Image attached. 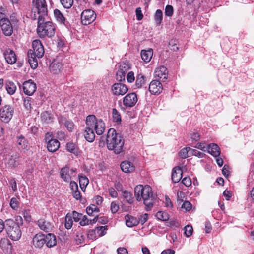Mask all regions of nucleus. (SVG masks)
Wrapping results in <instances>:
<instances>
[{
  "instance_id": "nucleus-42",
  "label": "nucleus",
  "mask_w": 254,
  "mask_h": 254,
  "mask_svg": "<svg viewBox=\"0 0 254 254\" xmlns=\"http://www.w3.org/2000/svg\"><path fill=\"white\" fill-rule=\"evenodd\" d=\"M17 142L19 146V147L22 149L25 148V147L27 146L26 140L22 136L18 138Z\"/></svg>"
},
{
  "instance_id": "nucleus-36",
  "label": "nucleus",
  "mask_w": 254,
  "mask_h": 254,
  "mask_svg": "<svg viewBox=\"0 0 254 254\" xmlns=\"http://www.w3.org/2000/svg\"><path fill=\"white\" fill-rule=\"evenodd\" d=\"M73 225L72 217L71 214L68 213L65 218V227L67 229H70Z\"/></svg>"
},
{
  "instance_id": "nucleus-59",
  "label": "nucleus",
  "mask_w": 254,
  "mask_h": 254,
  "mask_svg": "<svg viewBox=\"0 0 254 254\" xmlns=\"http://www.w3.org/2000/svg\"><path fill=\"white\" fill-rule=\"evenodd\" d=\"M87 237L90 240H93L96 238V233L95 230H89L87 233Z\"/></svg>"
},
{
  "instance_id": "nucleus-44",
  "label": "nucleus",
  "mask_w": 254,
  "mask_h": 254,
  "mask_svg": "<svg viewBox=\"0 0 254 254\" xmlns=\"http://www.w3.org/2000/svg\"><path fill=\"white\" fill-rule=\"evenodd\" d=\"M85 237L80 232H77L76 233L75 240L77 244H82L84 242Z\"/></svg>"
},
{
  "instance_id": "nucleus-18",
  "label": "nucleus",
  "mask_w": 254,
  "mask_h": 254,
  "mask_svg": "<svg viewBox=\"0 0 254 254\" xmlns=\"http://www.w3.org/2000/svg\"><path fill=\"white\" fill-rule=\"evenodd\" d=\"M32 244L35 247L41 248L45 244V235L42 233L36 234L33 238Z\"/></svg>"
},
{
  "instance_id": "nucleus-46",
  "label": "nucleus",
  "mask_w": 254,
  "mask_h": 254,
  "mask_svg": "<svg viewBox=\"0 0 254 254\" xmlns=\"http://www.w3.org/2000/svg\"><path fill=\"white\" fill-rule=\"evenodd\" d=\"M62 5L65 8H69L73 4V0H60Z\"/></svg>"
},
{
  "instance_id": "nucleus-14",
  "label": "nucleus",
  "mask_w": 254,
  "mask_h": 254,
  "mask_svg": "<svg viewBox=\"0 0 254 254\" xmlns=\"http://www.w3.org/2000/svg\"><path fill=\"white\" fill-rule=\"evenodd\" d=\"M112 90L113 94L115 95H123L127 92L128 88L124 84L116 83L112 86Z\"/></svg>"
},
{
  "instance_id": "nucleus-56",
  "label": "nucleus",
  "mask_w": 254,
  "mask_h": 254,
  "mask_svg": "<svg viewBox=\"0 0 254 254\" xmlns=\"http://www.w3.org/2000/svg\"><path fill=\"white\" fill-rule=\"evenodd\" d=\"M169 48L171 50L176 51L178 50V47L176 43L175 40H171L169 42Z\"/></svg>"
},
{
  "instance_id": "nucleus-54",
  "label": "nucleus",
  "mask_w": 254,
  "mask_h": 254,
  "mask_svg": "<svg viewBox=\"0 0 254 254\" xmlns=\"http://www.w3.org/2000/svg\"><path fill=\"white\" fill-rule=\"evenodd\" d=\"M90 223V220L88 219L86 215H83L82 214L81 221L79 222L80 225L81 226H85L89 224Z\"/></svg>"
},
{
  "instance_id": "nucleus-2",
  "label": "nucleus",
  "mask_w": 254,
  "mask_h": 254,
  "mask_svg": "<svg viewBox=\"0 0 254 254\" xmlns=\"http://www.w3.org/2000/svg\"><path fill=\"white\" fill-rule=\"evenodd\" d=\"M106 140L109 150H113L116 154H119L123 151L124 140L119 133L116 132L115 129L110 128L108 130Z\"/></svg>"
},
{
  "instance_id": "nucleus-34",
  "label": "nucleus",
  "mask_w": 254,
  "mask_h": 254,
  "mask_svg": "<svg viewBox=\"0 0 254 254\" xmlns=\"http://www.w3.org/2000/svg\"><path fill=\"white\" fill-rule=\"evenodd\" d=\"M123 196L124 199L129 203L132 204L133 202V197L132 194L127 190H124L122 192Z\"/></svg>"
},
{
  "instance_id": "nucleus-5",
  "label": "nucleus",
  "mask_w": 254,
  "mask_h": 254,
  "mask_svg": "<svg viewBox=\"0 0 254 254\" xmlns=\"http://www.w3.org/2000/svg\"><path fill=\"white\" fill-rule=\"evenodd\" d=\"M46 18H38L37 33L40 37H52L55 35V27L52 22H45Z\"/></svg>"
},
{
  "instance_id": "nucleus-58",
  "label": "nucleus",
  "mask_w": 254,
  "mask_h": 254,
  "mask_svg": "<svg viewBox=\"0 0 254 254\" xmlns=\"http://www.w3.org/2000/svg\"><path fill=\"white\" fill-rule=\"evenodd\" d=\"M148 218V214L145 213L142 215H140L138 219V221H139V223H141L142 225L147 221Z\"/></svg>"
},
{
  "instance_id": "nucleus-48",
  "label": "nucleus",
  "mask_w": 254,
  "mask_h": 254,
  "mask_svg": "<svg viewBox=\"0 0 254 254\" xmlns=\"http://www.w3.org/2000/svg\"><path fill=\"white\" fill-rule=\"evenodd\" d=\"M129 68L130 67L126 63H122L120 65L119 68V69L118 70V71H122V72H123V73L126 74V73L129 70Z\"/></svg>"
},
{
  "instance_id": "nucleus-64",
  "label": "nucleus",
  "mask_w": 254,
  "mask_h": 254,
  "mask_svg": "<svg viewBox=\"0 0 254 254\" xmlns=\"http://www.w3.org/2000/svg\"><path fill=\"white\" fill-rule=\"evenodd\" d=\"M182 183L186 187H189L191 185V181L190 177L184 178Z\"/></svg>"
},
{
  "instance_id": "nucleus-9",
  "label": "nucleus",
  "mask_w": 254,
  "mask_h": 254,
  "mask_svg": "<svg viewBox=\"0 0 254 254\" xmlns=\"http://www.w3.org/2000/svg\"><path fill=\"white\" fill-rule=\"evenodd\" d=\"M0 26L5 36H10L12 34L13 28L9 19L1 18L0 20Z\"/></svg>"
},
{
  "instance_id": "nucleus-27",
  "label": "nucleus",
  "mask_w": 254,
  "mask_h": 254,
  "mask_svg": "<svg viewBox=\"0 0 254 254\" xmlns=\"http://www.w3.org/2000/svg\"><path fill=\"white\" fill-rule=\"evenodd\" d=\"M60 176L65 182H69L71 179V173H70L69 168L67 166L62 168L60 171Z\"/></svg>"
},
{
  "instance_id": "nucleus-15",
  "label": "nucleus",
  "mask_w": 254,
  "mask_h": 254,
  "mask_svg": "<svg viewBox=\"0 0 254 254\" xmlns=\"http://www.w3.org/2000/svg\"><path fill=\"white\" fill-rule=\"evenodd\" d=\"M24 93L27 95H32L36 90V85L31 80L25 81L23 84Z\"/></svg>"
},
{
  "instance_id": "nucleus-11",
  "label": "nucleus",
  "mask_w": 254,
  "mask_h": 254,
  "mask_svg": "<svg viewBox=\"0 0 254 254\" xmlns=\"http://www.w3.org/2000/svg\"><path fill=\"white\" fill-rule=\"evenodd\" d=\"M81 19L82 23L84 25H87L95 20V12L91 9L84 10L81 13Z\"/></svg>"
},
{
  "instance_id": "nucleus-4",
  "label": "nucleus",
  "mask_w": 254,
  "mask_h": 254,
  "mask_svg": "<svg viewBox=\"0 0 254 254\" xmlns=\"http://www.w3.org/2000/svg\"><path fill=\"white\" fill-rule=\"evenodd\" d=\"M33 49L28 51V61L31 67L35 69L38 66L37 59L42 58L44 54V49L40 40L36 39L32 42Z\"/></svg>"
},
{
  "instance_id": "nucleus-63",
  "label": "nucleus",
  "mask_w": 254,
  "mask_h": 254,
  "mask_svg": "<svg viewBox=\"0 0 254 254\" xmlns=\"http://www.w3.org/2000/svg\"><path fill=\"white\" fill-rule=\"evenodd\" d=\"M109 195L113 198H116L118 196V193L115 189L112 187L108 189Z\"/></svg>"
},
{
  "instance_id": "nucleus-28",
  "label": "nucleus",
  "mask_w": 254,
  "mask_h": 254,
  "mask_svg": "<svg viewBox=\"0 0 254 254\" xmlns=\"http://www.w3.org/2000/svg\"><path fill=\"white\" fill-rule=\"evenodd\" d=\"M125 219L126 221V224L127 226L128 227H132L133 226H136L139 224L138 218L128 214L126 215L125 216Z\"/></svg>"
},
{
  "instance_id": "nucleus-10",
  "label": "nucleus",
  "mask_w": 254,
  "mask_h": 254,
  "mask_svg": "<svg viewBox=\"0 0 254 254\" xmlns=\"http://www.w3.org/2000/svg\"><path fill=\"white\" fill-rule=\"evenodd\" d=\"M86 121V127L84 131V136L85 139L89 142H92L95 139V133L94 130L93 129V123L92 120Z\"/></svg>"
},
{
  "instance_id": "nucleus-49",
  "label": "nucleus",
  "mask_w": 254,
  "mask_h": 254,
  "mask_svg": "<svg viewBox=\"0 0 254 254\" xmlns=\"http://www.w3.org/2000/svg\"><path fill=\"white\" fill-rule=\"evenodd\" d=\"M66 149L68 151L72 153H75L77 152L76 145L73 143H67Z\"/></svg>"
},
{
  "instance_id": "nucleus-12",
  "label": "nucleus",
  "mask_w": 254,
  "mask_h": 254,
  "mask_svg": "<svg viewBox=\"0 0 254 254\" xmlns=\"http://www.w3.org/2000/svg\"><path fill=\"white\" fill-rule=\"evenodd\" d=\"M36 225L39 229L45 232H50L53 231V225L44 218H41L37 221Z\"/></svg>"
},
{
  "instance_id": "nucleus-37",
  "label": "nucleus",
  "mask_w": 254,
  "mask_h": 254,
  "mask_svg": "<svg viewBox=\"0 0 254 254\" xmlns=\"http://www.w3.org/2000/svg\"><path fill=\"white\" fill-rule=\"evenodd\" d=\"M162 19H163L162 11L160 9H157L156 11L155 16H154V20H155L156 23L157 25L160 24L162 22Z\"/></svg>"
},
{
  "instance_id": "nucleus-51",
  "label": "nucleus",
  "mask_w": 254,
  "mask_h": 254,
  "mask_svg": "<svg viewBox=\"0 0 254 254\" xmlns=\"http://www.w3.org/2000/svg\"><path fill=\"white\" fill-rule=\"evenodd\" d=\"M189 148L186 147L181 149L179 153V156L182 158H187L188 153L190 152V150H189Z\"/></svg>"
},
{
  "instance_id": "nucleus-40",
  "label": "nucleus",
  "mask_w": 254,
  "mask_h": 254,
  "mask_svg": "<svg viewBox=\"0 0 254 254\" xmlns=\"http://www.w3.org/2000/svg\"><path fill=\"white\" fill-rule=\"evenodd\" d=\"M107 226H99L96 228V233L98 237L105 235L106 234Z\"/></svg>"
},
{
  "instance_id": "nucleus-61",
  "label": "nucleus",
  "mask_w": 254,
  "mask_h": 254,
  "mask_svg": "<svg viewBox=\"0 0 254 254\" xmlns=\"http://www.w3.org/2000/svg\"><path fill=\"white\" fill-rule=\"evenodd\" d=\"M192 207L191 204L188 201H185L182 205V208L185 209L186 211H189L191 210Z\"/></svg>"
},
{
  "instance_id": "nucleus-39",
  "label": "nucleus",
  "mask_w": 254,
  "mask_h": 254,
  "mask_svg": "<svg viewBox=\"0 0 254 254\" xmlns=\"http://www.w3.org/2000/svg\"><path fill=\"white\" fill-rule=\"evenodd\" d=\"M41 117L42 121L46 123H49L52 122V118L51 114L48 112H44L41 115Z\"/></svg>"
},
{
  "instance_id": "nucleus-47",
  "label": "nucleus",
  "mask_w": 254,
  "mask_h": 254,
  "mask_svg": "<svg viewBox=\"0 0 254 254\" xmlns=\"http://www.w3.org/2000/svg\"><path fill=\"white\" fill-rule=\"evenodd\" d=\"M184 234L186 237H189L190 236L193 232V228L190 225H187L184 228Z\"/></svg>"
},
{
  "instance_id": "nucleus-30",
  "label": "nucleus",
  "mask_w": 254,
  "mask_h": 254,
  "mask_svg": "<svg viewBox=\"0 0 254 254\" xmlns=\"http://www.w3.org/2000/svg\"><path fill=\"white\" fill-rule=\"evenodd\" d=\"M5 88L9 94L13 95L15 92L17 87L13 82L7 81L5 83Z\"/></svg>"
},
{
  "instance_id": "nucleus-35",
  "label": "nucleus",
  "mask_w": 254,
  "mask_h": 254,
  "mask_svg": "<svg viewBox=\"0 0 254 254\" xmlns=\"http://www.w3.org/2000/svg\"><path fill=\"white\" fill-rule=\"evenodd\" d=\"M112 118L114 122L116 123L117 124H119L121 122V117L120 113L116 109L113 108L112 109Z\"/></svg>"
},
{
  "instance_id": "nucleus-1",
  "label": "nucleus",
  "mask_w": 254,
  "mask_h": 254,
  "mask_svg": "<svg viewBox=\"0 0 254 254\" xmlns=\"http://www.w3.org/2000/svg\"><path fill=\"white\" fill-rule=\"evenodd\" d=\"M134 195L137 201H143L147 211L152 209L157 198V195L153 193L149 185H137L134 188Z\"/></svg>"
},
{
  "instance_id": "nucleus-7",
  "label": "nucleus",
  "mask_w": 254,
  "mask_h": 254,
  "mask_svg": "<svg viewBox=\"0 0 254 254\" xmlns=\"http://www.w3.org/2000/svg\"><path fill=\"white\" fill-rule=\"evenodd\" d=\"M92 120L93 122V129L95 131L96 134L98 135H102L105 130V125L101 119H98L94 115H88L86 117V121L88 120Z\"/></svg>"
},
{
  "instance_id": "nucleus-50",
  "label": "nucleus",
  "mask_w": 254,
  "mask_h": 254,
  "mask_svg": "<svg viewBox=\"0 0 254 254\" xmlns=\"http://www.w3.org/2000/svg\"><path fill=\"white\" fill-rule=\"evenodd\" d=\"M119 209V204L116 201H113L111 203L110 210L112 213L114 214L117 212Z\"/></svg>"
},
{
  "instance_id": "nucleus-19",
  "label": "nucleus",
  "mask_w": 254,
  "mask_h": 254,
  "mask_svg": "<svg viewBox=\"0 0 254 254\" xmlns=\"http://www.w3.org/2000/svg\"><path fill=\"white\" fill-rule=\"evenodd\" d=\"M155 77H157L164 82L168 77V70L166 67L161 66L157 68L154 72Z\"/></svg>"
},
{
  "instance_id": "nucleus-3",
  "label": "nucleus",
  "mask_w": 254,
  "mask_h": 254,
  "mask_svg": "<svg viewBox=\"0 0 254 254\" xmlns=\"http://www.w3.org/2000/svg\"><path fill=\"white\" fill-rule=\"evenodd\" d=\"M5 230L8 237L13 241H17L21 237L20 226L23 225V219L17 216L15 220L9 219L5 220Z\"/></svg>"
},
{
  "instance_id": "nucleus-16",
  "label": "nucleus",
  "mask_w": 254,
  "mask_h": 254,
  "mask_svg": "<svg viewBox=\"0 0 254 254\" xmlns=\"http://www.w3.org/2000/svg\"><path fill=\"white\" fill-rule=\"evenodd\" d=\"M20 155L16 152L10 153L6 157L7 163L12 167H16L19 165Z\"/></svg>"
},
{
  "instance_id": "nucleus-8",
  "label": "nucleus",
  "mask_w": 254,
  "mask_h": 254,
  "mask_svg": "<svg viewBox=\"0 0 254 254\" xmlns=\"http://www.w3.org/2000/svg\"><path fill=\"white\" fill-rule=\"evenodd\" d=\"M14 113L13 108L6 105L0 109V119L3 122L8 123L12 119Z\"/></svg>"
},
{
  "instance_id": "nucleus-20",
  "label": "nucleus",
  "mask_w": 254,
  "mask_h": 254,
  "mask_svg": "<svg viewBox=\"0 0 254 254\" xmlns=\"http://www.w3.org/2000/svg\"><path fill=\"white\" fill-rule=\"evenodd\" d=\"M183 171L180 167H175L172 170V180L175 183L179 182L182 177Z\"/></svg>"
},
{
  "instance_id": "nucleus-45",
  "label": "nucleus",
  "mask_w": 254,
  "mask_h": 254,
  "mask_svg": "<svg viewBox=\"0 0 254 254\" xmlns=\"http://www.w3.org/2000/svg\"><path fill=\"white\" fill-rule=\"evenodd\" d=\"M174 9L172 5H167L165 9V14L167 16L171 17L173 15Z\"/></svg>"
},
{
  "instance_id": "nucleus-38",
  "label": "nucleus",
  "mask_w": 254,
  "mask_h": 254,
  "mask_svg": "<svg viewBox=\"0 0 254 254\" xmlns=\"http://www.w3.org/2000/svg\"><path fill=\"white\" fill-rule=\"evenodd\" d=\"M156 217L159 220L164 221H167L169 219L168 213L163 211H158L156 214Z\"/></svg>"
},
{
  "instance_id": "nucleus-52",
  "label": "nucleus",
  "mask_w": 254,
  "mask_h": 254,
  "mask_svg": "<svg viewBox=\"0 0 254 254\" xmlns=\"http://www.w3.org/2000/svg\"><path fill=\"white\" fill-rule=\"evenodd\" d=\"M189 150H190V153H191L193 155L198 157L199 158H202L204 155V154L203 153L201 152L196 149L189 148Z\"/></svg>"
},
{
  "instance_id": "nucleus-24",
  "label": "nucleus",
  "mask_w": 254,
  "mask_h": 254,
  "mask_svg": "<svg viewBox=\"0 0 254 254\" xmlns=\"http://www.w3.org/2000/svg\"><path fill=\"white\" fill-rule=\"evenodd\" d=\"M60 145V144L58 140L51 139L48 141L47 147L50 152H54L59 149Z\"/></svg>"
},
{
  "instance_id": "nucleus-33",
  "label": "nucleus",
  "mask_w": 254,
  "mask_h": 254,
  "mask_svg": "<svg viewBox=\"0 0 254 254\" xmlns=\"http://www.w3.org/2000/svg\"><path fill=\"white\" fill-rule=\"evenodd\" d=\"M80 186L82 190L85 189L86 186L89 184V180L85 176L81 174L78 175Z\"/></svg>"
},
{
  "instance_id": "nucleus-32",
  "label": "nucleus",
  "mask_w": 254,
  "mask_h": 254,
  "mask_svg": "<svg viewBox=\"0 0 254 254\" xmlns=\"http://www.w3.org/2000/svg\"><path fill=\"white\" fill-rule=\"evenodd\" d=\"M54 15L57 21L65 25H66L65 19L59 10L57 9H55L54 11Z\"/></svg>"
},
{
  "instance_id": "nucleus-26",
  "label": "nucleus",
  "mask_w": 254,
  "mask_h": 254,
  "mask_svg": "<svg viewBox=\"0 0 254 254\" xmlns=\"http://www.w3.org/2000/svg\"><path fill=\"white\" fill-rule=\"evenodd\" d=\"M206 149L208 150V152L215 157H218L220 155V149L216 144H210Z\"/></svg>"
},
{
  "instance_id": "nucleus-57",
  "label": "nucleus",
  "mask_w": 254,
  "mask_h": 254,
  "mask_svg": "<svg viewBox=\"0 0 254 254\" xmlns=\"http://www.w3.org/2000/svg\"><path fill=\"white\" fill-rule=\"evenodd\" d=\"M9 184L14 192L17 190V184L16 180L14 178H11L9 180Z\"/></svg>"
},
{
  "instance_id": "nucleus-55",
  "label": "nucleus",
  "mask_w": 254,
  "mask_h": 254,
  "mask_svg": "<svg viewBox=\"0 0 254 254\" xmlns=\"http://www.w3.org/2000/svg\"><path fill=\"white\" fill-rule=\"evenodd\" d=\"M72 218L74 219V220L75 222H79L81 221V217H82V214L79 213L75 211H73L72 212Z\"/></svg>"
},
{
  "instance_id": "nucleus-29",
  "label": "nucleus",
  "mask_w": 254,
  "mask_h": 254,
  "mask_svg": "<svg viewBox=\"0 0 254 254\" xmlns=\"http://www.w3.org/2000/svg\"><path fill=\"white\" fill-rule=\"evenodd\" d=\"M153 50L151 48L147 50H142L141 51V58L145 62H149L150 61L153 56Z\"/></svg>"
},
{
  "instance_id": "nucleus-21",
  "label": "nucleus",
  "mask_w": 254,
  "mask_h": 254,
  "mask_svg": "<svg viewBox=\"0 0 254 254\" xmlns=\"http://www.w3.org/2000/svg\"><path fill=\"white\" fill-rule=\"evenodd\" d=\"M4 58L7 63L10 64H14L16 61V55L14 52L10 49H8L5 52Z\"/></svg>"
},
{
  "instance_id": "nucleus-13",
  "label": "nucleus",
  "mask_w": 254,
  "mask_h": 254,
  "mask_svg": "<svg viewBox=\"0 0 254 254\" xmlns=\"http://www.w3.org/2000/svg\"><path fill=\"white\" fill-rule=\"evenodd\" d=\"M138 99L135 93L127 94L123 98V104L126 107H131L134 106L137 102Z\"/></svg>"
},
{
  "instance_id": "nucleus-22",
  "label": "nucleus",
  "mask_w": 254,
  "mask_h": 254,
  "mask_svg": "<svg viewBox=\"0 0 254 254\" xmlns=\"http://www.w3.org/2000/svg\"><path fill=\"white\" fill-rule=\"evenodd\" d=\"M63 64L62 63L57 60H54L50 65V70L53 74H58L60 72Z\"/></svg>"
},
{
  "instance_id": "nucleus-53",
  "label": "nucleus",
  "mask_w": 254,
  "mask_h": 254,
  "mask_svg": "<svg viewBox=\"0 0 254 254\" xmlns=\"http://www.w3.org/2000/svg\"><path fill=\"white\" fill-rule=\"evenodd\" d=\"M105 221L103 220L102 217H99L98 215H96L93 219H90V224H93L97 222H99L102 224H105Z\"/></svg>"
},
{
  "instance_id": "nucleus-62",
  "label": "nucleus",
  "mask_w": 254,
  "mask_h": 254,
  "mask_svg": "<svg viewBox=\"0 0 254 254\" xmlns=\"http://www.w3.org/2000/svg\"><path fill=\"white\" fill-rule=\"evenodd\" d=\"M125 75H126V74L122 72V71H117V72L116 73L117 80L120 82L124 81L125 79Z\"/></svg>"
},
{
  "instance_id": "nucleus-17",
  "label": "nucleus",
  "mask_w": 254,
  "mask_h": 254,
  "mask_svg": "<svg viewBox=\"0 0 254 254\" xmlns=\"http://www.w3.org/2000/svg\"><path fill=\"white\" fill-rule=\"evenodd\" d=\"M163 89L162 85L158 80H152L149 86V90L152 94H159Z\"/></svg>"
},
{
  "instance_id": "nucleus-6",
  "label": "nucleus",
  "mask_w": 254,
  "mask_h": 254,
  "mask_svg": "<svg viewBox=\"0 0 254 254\" xmlns=\"http://www.w3.org/2000/svg\"><path fill=\"white\" fill-rule=\"evenodd\" d=\"M32 6V11L35 13V19L47 17V5L45 0H33Z\"/></svg>"
},
{
  "instance_id": "nucleus-43",
  "label": "nucleus",
  "mask_w": 254,
  "mask_h": 254,
  "mask_svg": "<svg viewBox=\"0 0 254 254\" xmlns=\"http://www.w3.org/2000/svg\"><path fill=\"white\" fill-rule=\"evenodd\" d=\"M18 199V198L15 197H13L11 199L10 205L13 209L16 210L18 208L19 205V201Z\"/></svg>"
},
{
  "instance_id": "nucleus-60",
  "label": "nucleus",
  "mask_w": 254,
  "mask_h": 254,
  "mask_svg": "<svg viewBox=\"0 0 254 254\" xmlns=\"http://www.w3.org/2000/svg\"><path fill=\"white\" fill-rule=\"evenodd\" d=\"M31 98L30 97H26L24 100L23 104L24 107L27 109H30L31 108Z\"/></svg>"
},
{
  "instance_id": "nucleus-23",
  "label": "nucleus",
  "mask_w": 254,
  "mask_h": 254,
  "mask_svg": "<svg viewBox=\"0 0 254 254\" xmlns=\"http://www.w3.org/2000/svg\"><path fill=\"white\" fill-rule=\"evenodd\" d=\"M121 168L125 173H130L135 170V166L133 164L128 161H125L121 163Z\"/></svg>"
},
{
  "instance_id": "nucleus-25",
  "label": "nucleus",
  "mask_w": 254,
  "mask_h": 254,
  "mask_svg": "<svg viewBox=\"0 0 254 254\" xmlns=\"http://www.w3.org/2000/svg\"><path fill=\"white\" fill-rule=\"evenodd\" d=\"M45 241L47 247L49 248L53 247L57 244L56 236L52 233L45 235Z\"/></svg>"
},
{
  "instance_id": "nucleus-41",
  "label": "nucleus",
  "mask_w": 254,
  "mask_h": 254,
  "mask_svg": "<svg viewBox=\"0 0 254 254\" xmlns=\"http://www.w3.org/2000/svg\"><path fill=\"white\" fill-rule=\"evenodd\" d=\"M145 83V77L141 75H138L136 80L135 85L139 88L141 87Z\"/></svg>"
},
{
  "instance_id": "nucleus-31",
  "label": "nucleus",
  "mask_w": 254,
  "mask_h": 254,
  "mask_svg": "<svg viewBox=\"0 0 254 254\" xmlns=\"http://www.w3.org/2000/svg\"><path fill=\"white\" fill-rule=\"evenodd\" d=\"M99 212V208L94 204H91L86 208L87 214L89 216L95 217L96 215H98Z\"/></svg>"
}]
</instances>
